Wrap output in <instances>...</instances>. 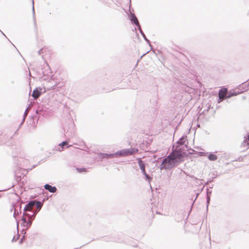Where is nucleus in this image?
<instances>
[{"mask_svg":"<svg viewBox=\"0 0 249 249\" xmlns=\"http://www.w3.org/2000/svg\"><path fill=\"white\" fill-rule=\"evenodd\" d=\"M138 151V149H123L114 154H103V158H113L114 157L119 156H126L130 155H132L135 153H137Z\"/></svg>","mask_w":249,"mask_h":249,"instance_id":"1","label":"nucleus"},{"mask_svg":"<svg viewBox=\"0 0 249 249\" xmlns=\"http://www.w3.org/2000/svg\"><path fill=\"white\" fill-rule=\"evenodd\" d=\"M176 161L172 157H170L169 155L167 158H165L162 161L161 166V168L165 169H169L172 168L175 164Z\"/></svg>","mask_w":249,"mask_h":249,"instance_id":"2","label":"nucleus"},{"mask_svg":"<svg viewBox=\"0 0 249 249\" xmlns=\"http://www.w3.org/2000/svg\"><path fill=\"white\" fill-rule=\"evenodd\" d=\"M184 153L180 150V148L176 149L170 154V157H172L173 159L177 162L178 160L184 157Z\"/></svg>","mask_w":249,"mask_h":249,"instance_id":"3","label":"nucleus"},{"mask_svg":"<svg viewBox=\"0 0 249 249\" xmlns=\"http://www.w3.org/2000/svg\"><path fill=\"white\" fill-rule=\"evenodd\" d=\"M34 207V201H30L24 208L23 211H33Z\"/></svg>","mask_w":249,"mask_h":249,"instance_id":"4","label":"nucleus"},{"mask_svg":"<svg viewBox=\"0 0 249 249\" xmlns=\"http://www.w3.org/2000/svg\"><path fill=\"white\" fill-rule=\"evenodd\" d=\"M228 89L226 88H222L219 91L218 96L219 100L222 101L226 97V95L227 94Z\"/></svg>","mask_w":249,"mask_h":249,"instance_id":"5","label":"nucleus"},{"mask_svg":"<svg viewBox=\"0 0 249 249\" xmlns=\"http://www.w3.org/2000/svg\"><path fill=\"white\" fill-rule=\"evenodd\" d=\"M44 189L50 193H54L57 191V188L55 186H52L49 184L44 185Z\"/></svg>","mask_w":249,"mask_h":249,"instance_id":"6","label":"nucleus"},{"mask_svg":"<svg viewBox=\"0 0 249 249\" xmlns=\"http://www.w3.org/2000/svg\"><path fill=\"white\" fill-rule=\"evenodd\" d=\"M137 160H138L139 165L140 168L141 169L142 173L147 177V175L146 173V171L145 170V164H144V162L142 161V160L140 158H138Z\"/></svg>","mask_w":249,"mask_h":249,"instance_id":"7","label":"nucleus"},{"mask_svg":"<svg viewBox=\"0 0 249 249\" xmlns=\"http://www.w3.org/2000/svg\"><path fill=\"white\" fill-rule=\"evenodd\" d=\"M71 145H69L68 141H64L61 143L58 144L59 148H58V150L59 151H62L63 149H64L65 147L66 148H68L71 146Z\"/></svg>","mask_w":249,"mask_h":249,"instance_id":"8","label":"nucleus"},{"mask_svg":"<svg viewBox=\"0 0 249 249\" xmlns=\"http://www.w3.org/2000/svg\"><path fill=\"white\" fill-rule=\"evenodd\" d=\"M44 199H45L44 198L42 202L39 201H36V200H34V207H36L37 209L41 210V209L43 206V201H44Z\"/></svg>","mask_w":249,"mask_h":249,"instance_id":"9","label":"nucleus"},{"mask_svg":"<svg viewBox=\"0 0 249 249\" xmlns=\"http://www.w3.org/2000/svg\"><path fill=\"white\" fill-rule=\"evenodd\" d=\"M41 95V92L38 90L37 88L33 90L32 96L33 97L34 99H37Z\"/></svg>","mask_w":249,"mask_h":249,"instance_id":"10","label":"nucleus"},{"mask_svg":"<svg viewBox=\"0 0 249 249\" xmlns=\"http://www.w3.org/2000/svg\"><path fill=\"white\" fill-rule=\"evenodd\" d=\"M130 20L132 22H133L136 26L140 27V24L138 20L137 17L135 16L134 14H132L130 15Z\"/></svg>","mask_w":249,"mask_h":249,"instance_id":"11","label":"nucleus"},{"mask_svg":"<svg viewBox=\"0 0 249 249\" xmlns=\"http://www.w3.org/2000/svg\"><path fill=\"white\" fill-rule=\"evenodd\" d=\"M32 13H33V20H34V26H35V27L36 28H37V24H36V17H35V12L34 0H32Z\"/></svg>","mask_w":249,"mask_h":249,"instance_id":"12","label":"nucleus"},{"mask_svg":"<svg viewBox=\"0 0 249 249\" xmlns=\"http://www.w3.org/2000/svg\"><path fill=\"white\" fill-rule=\"evenodd\" d=\"M23 215L24 216L28 217V219L32 218V219H34L33 218L34 213H33V211H24Z\"/></svg>","mask_w":249,"mask_h":249,"instance_id":"13","label":"nucleus"},{"mask_svg":"<svg viewBox=\"0 0 249 249\" xmlns=\"http://www.w3.org/2000/svg\"><path fill=\"white\" fill-rule=\"evenodd\" d=\"M208 158L210 160L215 161L217 160V157L214 154H210L208 156Z\"/></svg>","mask_w":249,"mask_h":249,"instance_id":"14","label":"nucleus"},{"mask_svg":"<svg viewBox=\"0 0 249 249\" xmlns=\"http://www.w3.org/2000/svg\"><path fill=\"white\" fill-rule=\"evenodd\" d=\"M34 219H32V218L28 219V221H27L25 225V226H27V228L30 227L32 224V221Z\"/></svg>","mask_w":249,"mask_h":249,"instance_id":"15","label":"nucleus"},{"mask_svg":"<svg viewBox=\"0 0 249 249\" xmlns=\"http://www.w3.org/2000/svg\"><path fill=\"white\" fill-rule=\"evenodd\" d=\"M28 108H27L24 112L23 120H22V122L21 123V124H22L24 123V122L25 120V118L27 116V115L28 114Z\"/></svg>","mask_w":249,"mask_h":249,"instance_id":"16","label":"nucleus"},{"mask_svg":"<svg viewBox=\"0 0 249 249\" xmlns=\"http://www.w3.org/2000/svg\"><path fill=\"white\" fill-rule=\"evenodd\" d=\"M40 210H39V209H36V210H35V208L33 209V213H34V215H33V218L34 219H35V217H36V214L38 213V212L40 211Z\"/></svg>","mask_w":249,"mask_h":249,"instance_id":"17","label":"nucleus"},{"mask_svg":"<svg viewBox=\"0 0 249 249\" xmlns=\"http://www.w3.org/2000/svg\"><path fill=\"white\" fill-rule=\"evenodd\" d=\"M25 216H24V215L23 214V216L21 218V220L22 221V224H23V226H25V225L27 222V220H26V218Z\"/></svg>","mask_w":249,"mask_h":249,"instance_id":"18","label":"nucleus"},{"mask_svg":"<svg viewBox=\"0 0 249 249\" xmlns=\"http://www.w3.org/2000/svg\"><path fill=\"white\" fill-rule=\"evenodd\" d=\"M49 71H50V70H48L47 71V72H46V71H43V74L44 75H48V73H49Z\"/></svg>","mask_w":249,"mask_h":249,"instance_id":"19","label":"nucleus"},{"mask_svg":"<svg viewBox=\"0 0 249 249\" xmlns=\"http://www.w3.org/2000/svg\"><path fill=\"white\" fill-rule=\"evenodd\" d=\"M43 49H40V50L38 51V54H41L42 53H43Z\"/></svg>","mask_w":249,"mask_h":249,"instance_id":"20","label":"nucleus"},{"mask_svg":"<svg viewBox=\"0 0 249 249\" xmlns=\"http://www.w3.org/2000/svg\"><path fill=\"white\" fill-rule=\"evenodd\" d=\"M18 238H17V239H15V237H13V239H12V241H17V240L18 239Z\"/></svg>","mask_w":249,"mask_h":249,"instance_id":"21","label":"nucleus"},{"mask_svg":"<svg viewBox=\"0 0 249 249\" xmlns=\"http://www.w3.org/2000/svg\"><path fill=\"white\" fill-rule=\"evenodd\" d=\"M16 213V209L14 210V216L15 217Z\"/></svg>","mask_w":249,"mask_h":249,"instance_id":"22","label":"nucleus"},{"mask_svg":"<svg viewBox=\"0 0 249 249\" xmlns=\"http://www.w3.org/2000/svg\"><path fill=\"white\" fill-rule=\"evenodd\" d=\"M84 171L82 169H79V172H81L82 171Z\"/></svg>","mask_w":249,"mask_h":249,"instance_id":"23","label":"nucleus"},{"mask_svg":"<svg viewBox=\"0 0 249 249\" xmlns=\"http://www.w3.org/2000/svg\"><path fill=\"white\" fill-rule=\"evenodd\" d=\"M74 167H75V169L78 171V167H75V166H73Z\"/></svg>","mask_w":249,"mask_h":249,"instance_id":"24","label":"nucleus"},{"mask_svg":"<svg viewBox=\"0 0 249 249\" xmlns=\"http://www.w3.org/2000/svg\"><path fill=\"white\" fill-rule=\"evenodd\" d=\"M22 242V239H21L20 241H19V243H21Z\"/></svg>","mask_w":249,"mask_h":249,"instance_id":"25","label":"nucleus"},{"mask_svg":"<svg viewBox=\"0 0 249 249\" xmlns=\"http://www.w3.org/2000/svg\"><path fill=\"white\" fill-rule=\"evenodd\" d=\"M2 34L3 36H5V34H4L3 33H2Z\"/></svg>","mask_w":249,"mask_h":249,"instance_id":"26","label":"nucleus"},{"mask_svg":"<svg viewBox=\"0 0 249 249\" xmlns=\"http://www.w3.org/2000/svg\"><path fill=\"white\" fill-rule=\"evenodd\" d=\"M2 34L3 36H5V34H4L3 33H2Z\"/></svg>","mask_w":249,"mask_h":249,"instance_id":"27","label":"nucleus"},{"mask_svg":"<svg viewBox=\"0 0 249 249\" xmlns=\"http://www.w3.org/2000/svg\"><path fill=\"white\" fill-rule=\"evenodd\" d=\"M2 34L3 36H5V34H4L3 33H2Z\"/></svg>","mask_w":249,"mask_h":249,"instance_id":"28","label":"nucleus"},{"mask_svg":"<svg viewBox=\"0 0 249 249\" xmlns=\"http://www.w3.org/2000/svg\"><path fill=\"white\" fill-rule=\"evenodd\" d=\"M2 34L3 36H5V34H4L3 33H2Z\"/></svg>","mask_w":249,"mask_h":249,"instance_id":"29","label":"nucleus"},{"mask_svg":"<svg viewBox=\"0 0 249 249\" xmlns=\"http://www.w3.org/2000/svg\"><path fill=\"white\" fill-rule=\"evenodd\" d=\"M248 139L249 140V136H248Z\"/></svg>","mask_w":249,"mask_h":249,"instance_id":"30","label":"nucleus"}]
</instances>
